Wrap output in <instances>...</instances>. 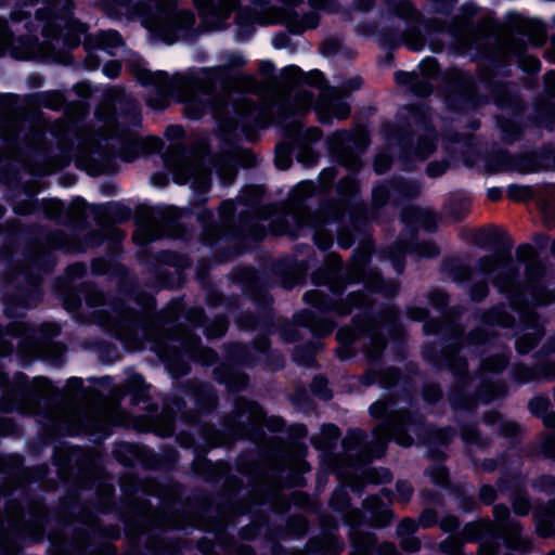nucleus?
Segmentation results:
<instances>
[{
	"label": "nucleus",
	"mask_w": 555,
	"mask_h": 555,
	"mask_svg": "<svg viewBox=\"0 0 555 555\" xmlns=\"http://www.w3.org/2000/svg\"><path fill=\"white\" fill-rule=\"evenodd\" d=\"M236 5L237 0H219L218 5L215 7V14L218 15L219 20H225Z\"/></svg>",
	"instance_id": "3"
},
{
	"label": "nucleus",
	"mask_w": 555,
	"mask_h": 555,
	"mask_svg": "<svg viewBox=\"0 0 555 555\" xmlns=\"http://www.w3.org/2000/svg\"><path fill=\"white\" fill-rule=\"evenodd\" d=\"M318 296V292H309L305 295V299L309 302L317 304Z\"/></svg>",
	"instance_id": "37"
},
{
	"label": "nucleus",
	"mask_w": 555,
	"mask_h": 555,
	"mask_svg": "<svg viewBox=\"0 0 555 555\" xmlns=\"http://www.w3.org/2000/svg\"><path fill=\"white\" fill-rule=\"evenodd\" d=\"M553 250L555 251V242H554V245H553Z\"/></svg>",
	"instance_id": "57"
},
{
	"label": "nucleus",
	"mask_w": 555,
	"mask_h": 555,
	"mask_svg": "<svg viewBox=\"0 0 555 555\" xmlns=\"http://www.w3.org/2000/svg\"><path fill=\"white\" fill-rule=\"evenodd\" d=\"M281 1L287 5H294L298 2H300L301 0H281Z\"/></svg>",
	"instance_id": "49"
},
{
	"label": "nucleus",
	"mask_w": 555,
	"mask_h": 555,
	"mask_svg": "<svg viewBox=\"0 0 555 555\" xmlns=\"http://www.w3.org/2000/svg\"><path fill=\"white\" fill-rule=\"evenodd\" d=\"M322 79H323V76L319 72L311 73L310 76H309V82L311 85H318V83H320L322 81Z\"/></svg>",
	"instance_id": "31"
},
{
	"label": "nucleus",
	"mask_w": 555,
	"mask_h": 555,
	"mask_svg": "<svg viewBox=\"0 0 555 555\" xmlns=\"http://www.w3.org/2000/svg\"><path fill=\"white\" fill-rule=\"evenodd\" d=\"M437 483H443L447 475L443 468L437 469V476L433 477Z\"/></svg>",
	"instance_id": "33"
},
{
	"label": "nucleus",
	"mask_w": 555,
	"mask_h": 555,
	"mask_svg": "<svg viewBox=\"0 0 555 555\" xmlns=\"http://www.w3.org/2000/svg\"><path fill=\"white\" fill-rule=\"evenodd\" d=\"M423 72L427 76H431L437 72V64L435 61L428 60L423 64Z\"/></svg>",
	"instance_id": "23"
},
{
	"label": "nucleus",
	"mask_w": 555,
	"mask_h": 555,
	"mask_svg": "<svg viewBox=\"0 0 555 555\" xmlns=\"http://www.w3.org/2000/svg\"><path fill=\"white\" fill-rule=\"evenodd\" d=\"M275 163L280 169H286V168H288V166L291 164V158L287 154L279 153L276 155Z\"/></svg>",
	"instance_id": "21"
},
{
	"label": "nucleus",
	"mask_w": 555,
	"mask_h": 555,
	"mask_svg": "<svg viewBox=\"0 0 555 555\" xmlns=\"http://www.w3.org/2000/svg\"><path fill=\"white\" fill-rule=\"evenodd\" d=\"M319 244H320V247L323 248V249L327 248V246H328L327 241L322 243V244L321 243H319Z\"/></svg>",
	"instance_id": "52"
},
{
	"label": "nucleus",
	"mask_w": 555,
	"mask_h": 555,
	"mask_svg": "<svg viewBox=\"0 0 555 555\" xmlns=\"http://www.w3.org/2000/svg\"><path fill=\"white\" fill-rule=\"evenodd\" d=\"M480 498L482 501H485L488 504L493 502L495 499V492H494L493 488H491L489 486L482 487L480 489Z\"/></svg>",
	"instance_id": "17"
},
{
	"label": "nucleus",
	"mask_w": 555,
	"mask_h": 555,
	"mask_svg": "<svg viewBox=\"0 0 555 555\" xmlns=\"http://www.w3.org/2000/svg\"><path fill=\"white\" fill-rule=\"evenodd\" d=\"M312 103V95L304 90V91H300L298 94H297V99H296V109H305V108H308L310 107Z\"/></svg>",
	"instance_id": "8"
},
{
	"label": "nucleus",
	"mask_w": 555,
	"mask_h": 555,
	"mask_svg": "<svg viewBox=\"0 0 555 555\" xmlns=\"http://www.w3.org/2000/svg\"><path fill=\"white\" fill-rule=\"evenodd\" d=\"M517 256L522 261L530 260L534 256V249L529 245H522L518 247Z\"/></svg>",
	"instance_id": "12"
},
{
	"label": "nucleus",
	"mask_w": 555,
	"mask_h": 555,
	"mask_svg": "<svg viewBox=\"0 0 555 555\" xmlns=\"http://www.w3.org/2000/svg\"><path fill=\"white\" fill-rule=\"evenodd\" d=\"M522 66L526 70L534 73L540 69V61L533 56H526Z\"/></svg>",
	"instance_id": "15"
},
{
	"label": "nucleus",
	"mask_w": 555,
	"mask_h": 555,
	"mask_svg": "<svg viewBox=\"0 0 555 555\" xmlns=\"http://www.w3.org/2000/svg\"><path fill=\"white\" fill-rule=\"evenodd\" d=\"M508 545L513 548H520L522 547L524 545L521 543H517V542H513V541H509L508 542Z\"/></svg>",
	"instance_id": "48"
},
{
	"label": "nucleus",
	"mask_w": 555,
	"mask_h": 555,
	"mask_svg": "<svg viewBox=\"0 0 555 555\" xmlns=\"http://www.w3.org/2000/svg\"><path fill=\"white\" fill-rule=\"evenodd\" d=\"M402 5H405L404 0H398Z\"/></svg>",
	"instance_id": "55"
},
{
	"label": "nucleus",
	"mask_w": 555,
	"mask_h": 555,
	"mask_svg": "<svg viewBox=\"0 0 555 555\" xmlns=\"http://www.w3.org/2000/svg\"><path fill=\"white\" fill-rule=\"evenodd\" d=\"M534 270H537V273L539 274L541 271V267L539 264H537L535 262H530L527 267L528 275L530 278L534 276V273H533Z\"/></svg>",
	"instance_id": "32"
},
{
	"label": "nucleus",
	"mask_w": 555,
	"mask_h": 555,
	"mask_svg": "<svg viewBox=\"0 0 555 555\" xmlns=\"http://www.w3.org/2000/svg\"><path fill=\"white\" fill-rule=\"evenodd\" d=\"M370 410H371L372 415H374L376 417H380L384 414L386 406L383 402H376L375 404H373L371 406Z\"/></svg>",
	"instance_id": "25"
},
{
	"label": "nucleus",
	"mask_w": 555,
	"mask_h": 555,
	"mask_svg": "<svg viewBox=\"0 0 555 555\" xmlns=\"http://www.w3.org/2000/svg\"><path fill=\"white\" fill-rule=\"evenodd\" d=\"M507 194L514 201H524L531 195V189L528 186L509 185Z\"/></svg>",
	"instance_id": "4"
},
{
	"label": "nucleus",
	"mask_w": 555,
	"mask_h": 555,
	"mask_svg": "<svg viewBox=\"0 0 555 555\" xmlns=\"http://www.w3.org/2000/svg\"><path fill=\"white\" fill-rule=\"evenodd\" d=\"M222 209H228L229 211L233 210V204L231 202H227L222 204Z\"/></svg>",
	"instance_id": "46"
},
{
	"label": "nucleus",
	"mask_w": 555,
	"mask_h": 555,
	"mask_svg": "<svg viewBox=\"0 0 555 555\" xmlns=\"http://www.w3.org/2000/svg\"><path fill=\"white\" fill-rule=\"evenodd\" d=\"M513 507L518 515H525L529 511V502L526 498H518L514 501Z\"/></svg>",
	"instance_id": "11"
},
{
	"label": "nucleus",
	"mask_w": 555,
	"mask_h": 555,
	"mask_svg": "<svg viewBox=\"0 0 555 555\" xmlns=\"http://www.w3.org/2000/svg\"><path fill=\"white\" fill-rule=\"evenodd\" d=\"M436 253H437L436 248L435 247H430L429 250L423 251L422 255H424V256H433Z\"/></svg>",
	"instance_id": "47"
},
{
	"label": "nucleus",
	"mask_w": 555,
	"mask_h": 555,
	"mask_svg": "<svg viewBox=\"0 0 555 555\" xmlns=\"http://www.w3.org/2000/svg\"><path fill=\"white\" fill-rule=\"evenodd\" d=\"M393 439L397 443L403 446V447H409L411 443H412V440L410 437L405 436L404 434L402 433H397L395 434L393 436Z\"/></svg>",
	"instance_id": "24"
},
{
	"label": "nucleus",
	"mask_w": 555,
	"mask_h": 555,
	"mask_svg": "<svg viewBox=\"0 0 555 555\" xmlns=\"http://www.w3.org/2000/svg\"><path fill=\"white\" fill-rule=\"evenodd\" d=\"M380 430L385 431V434L388 433V429L387 428H382Z\"/></svg>",
	"instance_id": "56"
},
{
	"label": "nucleus",
	"mask_w": 555,
	"mask_h": 555,
	"mask_svg": "<svg viewBox=\"0 0 555 555\" xmlns=\"http://www.w3.org/2000/svg\"><path fill=\"white\" fill-rule=\"evenodd\" d=\"M547 402L543 398H534L529 402V409L532 413H539L546 409Z\"/></svg>",
	"instance_id": "14"
},
{
	"label": "nucleus",
	"mask_w": 555,
	"mask_h": 555,
	"mask_svg": "<svg viewBox=\"0 0 555 555\" xmlns=\"http://www.w3.org/2000/svg\"><path fill=\"white\" fill-rule=\"evenodd\" d=\"M411 48L414 49V50H417V49H420V46L418 44H413V46H411Z\"/></svg>",
	"instance_id": "54"
},
{
	"label": "nucleus",
	"mask_w": 555,
	"mask_h": 555,
	"mask_svg": "<svg viewBox=\"0 0 555 555\" xmlns=\"http://www.w3.org/2000/svg\"><path fill=\"white\" fill-rule=\"evenodd\" d=\"M167 76L164 73H146L141 76L144 85H155L159 93L168 92L166 86Z\"/></svg>",
	"instance_id": "1"
},
{
	"label": "nucleus",
	"mask_w": 555,
	"mask_h": 555,
	"mask_svg": "<svg viewBox=\"0 0 555 555\" xmlns=\"http://www.w3.org/2000/svg\"><path fill=\"white\" fill-rule=\"evenodd\" d=\"M544 424L546 426H555V413H550L544 417Z\"/></svg>",
	"instance_id": "38"
},
{
	"label": "nucleus",
	"mask_w": 555,
	"mask_h": 555,
	"mask_svg": "<svg viewBox=\"0 0 555 555\" xmlns=\"http://www.w3.org/2000/svg\"><path fill=\"white\" fill-rule=\"evenodd\" d=\"M311 5L314 8H327L331 0H309Z\"/></svg>",
	"instance_id": "34"
},
{
	"label": "nucleus",
	"mask_w": 555,
	"mask_h": 555,
	"mask_svg": "<svg viewBox=\"0 0 555 555\" xmlns=\"http://www.w3.org/2000/svg\"><path fill=\"white\" fill-rule=\"evenodd\" d=\"M284 75L292 79H296L300 75V70L298 67L289 66L284 69Z\"/></svg>",
	"instance_id": "27"
},
{
	"label": "nucleus",
	"mask_w": 555,
	"mask_h": 555,
	"mask_svg": "<svg viewBox=\"0 0 555 555\" xmlns=\"http://www.w3.org/2000/svg\"><path fill=\"white\" fill-rule=\"evenodd\" d=\"M350 107L347 103H338L333 107V115L338 119H344L349 116Z\"/></svg>",
	"instance_id": "10"
},
{
	"label": "nucleus",
	"mask_w": 555,
	"mask_h": 555,
	"mask_svg": "<svg viewBox=\"0 0 555 555\" xmlns=\"http://www.w3.org/2000/svg\"><path fill=\"white\" fill-rule=\"evenodd\" d=\"M506 364V359L504 358H499L498 359V363L495 365H491L490 363H487V369L488 370H492V371H499L501 370L502 367H504Z\"/></svg>",
	"instance_id": "30"
},
{
	"label": "nucleus",
	"mask_w": 555,
	"mask_h": 555,
	"mask_svg": "<svg viewBox=\"0 0 555 555\" xmlns=\"http://www.w3.org/2000/svg\"><path fill=\"white\" fill-rule=\"evenodd\" d=\"M494 514H495L496 518L504 519L508 514V509L505 506L496 505L494 507Z\"/></svg>",
	"instance_id": "28"
},
{
	"label": "nucleus",
	"mask_w": 555,
	"mask_h": 555,
	"mask_svg": "<svg viewBox=\"0 0 555 555\" xmlns=\"http://www.w3.org/2000/svg\"><path fill=\"white\" fill-rule=\"evenodd\" d=\"M120 72V65L117 62H111L104 66V73L109 78H115Z\"/></svg>",
	"instance_id": "18"
},
{
	"label": "nucleus",
	"mask_w": 555,
	"mask_h": 555,
	"mask_svg": "<svg viewBox=\"0 0 555 555\" xmlns=\"http://www.w3.org/2000/svg\"><path fill=\"white\" fill-rule=\"evenodd\" d=\"M457 525L459 524L455 518L446 519L441 522V527L447 531L455 529Z\"/></svg>",
	"instance_id": "26"
},
{
	"label": "nucleus",
	"mask_w": 555,
	"mask_h": 555,
	"mask_svg": "<svg viewBox=\"0 0 555 555\" xmlns=\"http://www.w3.org/2000/svg\"><path fill=\"white\" fill-rule=\"evenodd\" d=\"M496 261H498V256H495V257H486V258L481 259L480 260V266H481L482 272H485V273L490 272L492 267L494 266V263H496Z\"/></svg>",
	"instance_id": "20"
},
{
	"label": "nucleus",
	"mask_w": 555,
	"mask_h": 555,
	"mask_svg": "<svg viewBox=\"0 0 555 555\" xmlns=\"http://www.w3.org/2000/svg\"><path fill=\"white\" fill-rule=\"evenodd\" d=\"M397 491L403 500H408L412 494V487L405 481L398 482Z\"/></svg>",
	"instance_id": "16"
},
{
	"label": "nucleus",
	"mask_w": 555,
	"mask_h": 555,
	"mask_svg": "<svg viewBox=\"0 0 555 555\" xmlns=\"http://www.w3.org/2000/svg\"><path fill=\"white\" fill-rule=\"evenodd\" d=\"M212 109H214V111H216V112H219V111L221 109V108L219 107V103H218V104H216V105H214Z\"/></svg>",
	"instance_id": "53"
},
{
	"label": "nucleus",
	"mask_w": 555,
	"mask_h": 555,
	"mask_svg": "<svg viewBox=\"0 0 555 555\" xmlns=\"http://www.w3.org/2000/svg\"><path fill=\"white\" fill-rule=\"evenodd\" d=\"M176 181H177L178 183H180V184H183V183H185V182H186V179H182V178H180L179 176H177V177H176Z\"/></svg>",
	"instance_id": "51"
},
{
	"label": "nucleus",
	"mask_w": 555,
	"mask_h": 555,
	"mask_svg": "<svg viewBox=\"0 0 555 555\" xmlns=\"http://www.w3.org/2000/svg\"><path fill=\"white\" fill-rule=\"evenodd\" d=\"M362 85V80L360 77H354L352 78L350 81H349V86L348 87H344L345 89H348V90H357L361 87Z\"/></svg>",
	"instance_id": "29"
},
{
	"label": "nucleus",
	"mask_w": 555,
	"mask_h": 555,
	"mask_svg": "<svg viewBox=\"0 0 555 555\" xmlns=\"http://www.w3.org/2000/svg\"><path fill=\"white\" fill-rule=\"evenodd\" d=\"M386 193H387V192H386V189H384V188H377V189H375V191H374V199H375L376 202H379V196H380V198H382V197H384V196L386 195Z\"/></svg>",
	"instance_id": "40"
},
{
	"label": "nucleus",
	"mask_w": 555,
	"mask_h": 555,
	"mask_svg": "<svg viewBox=\"0 0 555 555\" xmlns=\"http://www.w3.org/2000/svg\"><path fill=\"white\" fill-rule=\"evenodd\" d=\"M548 555H555V552H553V553H550Z\"/></svg>",
	"instance_id": "58"
},
{
	"label": "nucleus",
	"mask_w": 555,
	"mask_h": 555,
	"mask_svg": "<svg viewBox=\"0 0 555 555\" xmlns=\"http://www.w3.org/2000/svg\"><path fill=\"white\" fill-rule=\"evenodd\" d=\"M488 196L492 201H498L501 198V191L499 189H490L488 191Z\"/></svg>",
	"instance_id": "35"
},
{
	"label": "nucleus",
	"mask_w": 555,
	"mask_h": 555,
	"mask_svg": "<svg viewBox=\"0 0 555 555\" xmlns=\"http://www.w3.org/2000/svg\"><path fill=\"white\" fill-rule=\"evenodd\" d=\"M390 166V158L386 154H380L376 157L374 163L375 171L378 173L384 172Z\"/></svg>",
	"instance_id": "9"
},
{
	"label": "nucleus",
	"mask_w": 555,
	"mask_h": 555,
	"mask_svg": "<svg viewBox=\"0 0 555 555\" xmlns=\"http://www.w3.org/2000/svg\"><path fill=\"white\" fill-rule=\"evenodd\" d=\"M493 548L489 545H482L479 551V555H493Z\"/></svg>",
	"instance_id": "41"
},
{
	"label": "nucleus",
	"mask_w": 555,
	"mask_h": 555,
	"mask_svg": "<svg viewBox=\"0 0 555 555\" xmlns=\"http://www.w3.org/2000/svg\"><path fill=\"white\" fill-rule=\"evenodd\" d=\"M234 111L237 113V114H248L250 111H251V107L250 105L248 104L247 107H240V106H235L234 107Z\"/></svg>",
	"instance_id": "42"
},
{
	"label": "nucleus",
	"mask_w": 555,
	"mask_h": 555,
	"mask_svg": "<svg viewBox=\"0 0 555 555\" xmlns=\"http://www.w3.org/2000/svg\"><path fill=\"white\" fill-rule=\"evenodd\" d=\"M103 44L117 47L121 44V38L116 31H105L100 35Z\"/></svg>",
	"instance_id": "7"
},
{
	"label": "nucleus",
	"mask_w": 555,
	"mask_h": 555,
	"mask_svg": "<svg viewBox=\"0 0 555 555\" xmlns=\"http://www.w3.org/2000/svg\"><path fill=\"white\" fill-rule=\"evenodd\" d=\"M260 69L263 74H269L273 70V64L271 62H262L260 64Z\"/></svg>",
	"instance_id": "36"
},
{
	"label": "nucleus",
	"mask_w": 555,
	"mask_h": 555,
	"mask_svg": "<svg viewBox=\"0 0 555 555\" xmlns=\"http://www.w3.org/2000/svg\"><path fill=\"white\" fill-rule=\"evenodd\" d=\"M397 81L399 83H409L411 86H414V76L409 73H399L396 76ZM413 90L415 93L420 95H426L430 92V86L427 82H423L420 88L413 87Z\"/></svg>",
	"instance_id": "2"
},
{
	"label": "nucleus",
	"mask_w": 555,
	"mask_h": 555,
	"mask_svg": "<svg viewBox=\"0 0 555 555\" xmlns=\"http://www.w3.org/2000/svg\"><path fill=\"white\" fill-rule=\"evenodd\" d=\"M245 63V60L243 56L238 55L235 61H233V65L235 66H241Z\"/></svg>",
	"instance_id": "45"
},
{
	"label": "nucleus",
	"mask_w": 555,
	"mask_h": 555,
	"mask_svg": "<svg viewBox=\"0 0 555 555\" xmlns=\"http://www.w3.org/2000/svg\"><path fill=\"white\" fill-rule=\"evenodd\" d=\"M157 178H159V179H162V180L164 179V178H163V177H160V176H153V177H152V179H153L154 183H155V184H157V185H164V182H156V179H157Z\"/></svg>",
	"instance_id": "50"
},
{
	"label": "nucleus",
	"mask_w": 555,
	"mask_h": 555,
	"mask_svg": "<svg viewBox=\"0 0 555 555\" xmlns=\"http://www.w3.org/2000/svg\"><path fill=\"white\" fill-rule=\"evenodd\" d=\"M194 5L203 13L204 18L210 14H215V5L212 0H193Z\"/></svg>",
	"instance_id": "6"
},
{
	"label": "nucleus",
	"mask_w": 555,
	"mask_h": 555,
	"mask_svg": "<svg viewBox=\"0 0 555 555\" xmlns=\"http://www.w3.org/2000/svg\"><path fill=\"white\" fill-rule=\"evenodd\" d=\"M440 547L444 553H447L449 555H464L460 551L459 542L453 538H450V539L446 540L444 542H442Z\"/></svg>",
	"instance_id": "5"
},
{
	"label": "nucleus",
	"mask_w": 555,
	"mask_h": 555,
	"mask_svg": "<svg viewBox=\"0 0 555 555\" xmlns=\"http://www.w3.org/2000/svg\"><path fill=\"white\" fill-rule=\"evenodd\" d=\"M401 546L405 551L412 553L420 548V543H418L417 539H415L413 537H406L401 541Z\"/></svg>",
	"instance_id": "13"
},
{
	"label": "nucleus",
	"mask_w": 555,
	"mask_h": 555,
	"mask_svg": "<svg viewBox=\"0 0 555 555\" xmlns=\"http://www.w3.org/2000/svg\"><path fill=\"white\" fill-rule=\"evenodd\" d=\"M324 429H325V431L328 433V435H331L334 438H337L339 436L338 428L334 425H328Z\"/></svg>",
	"instance_id": "39"
},
{
	"label": "nucleus",
	"mask_w": 555,
	"mask_h": 555,
	"mask_svg": "<svg viewBox=\"0 0 555 555\" xmlns=\"http://www.w3.org/2000/svg\"><path fill=\"white\" fill-rule=\"evenodd\" d=\"M362 433L360 430H353L350 433V437L357 439V440H361L362 439Z\"/></svg>",
	"instance_id": "44"
},
{
	"label": "nucleus",
	"mask_w": 555,
	"mask_h": 555,
	"mask_svg": "<svg viewBox=\"0 0 555 555\" xmlns=\"http://www.w3.org/2000/svg\"><path fill=\"white\" fill-rule=\"evenodd\" d=\"M435 168H436V166H435V165H430V166L428 167V171H429V173H430V175H433V176H435V175H440L441 172H443V171H444V168H441V169H439V170H437V171L435 170Z\"/></svg>",
	"instance_id": "43"
},
{
	"label": "nucleus",
	"mask_w": 555,
	"mask_h": 555,
	"mask_svg": "<svg viewBox=\"0 0 555 555\" xmlns=\"http://www.w3.org/2000/svg\"><path fill=\"white\" fill-rule=\"evenodd\" d=\"M435 515L430 511L424 512L420 517V522L424 527H429L434 522Z\"/></svg>",
	"instance_id": "22"
},
{
	"label": "nucleus",
	"mask_w": 555,
	"mask_h": 555,
	"mask_svg": "<svg viewBox=\"0 0 555 555\" xmlns=\"http://www.w3.org/2000/svg\"><path fill=\"white\" fill-rule=\"evenodd\" d=\"M414 530H415V522L410 518L403 519L399 525V532L402 534L410 533Z\"/></svg>",
	"instance_id": "19"
}]
</instances>
